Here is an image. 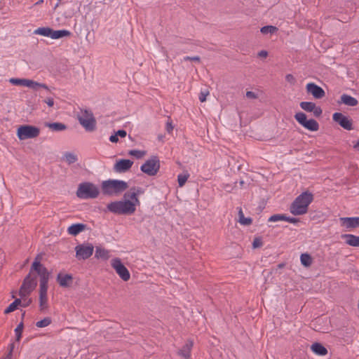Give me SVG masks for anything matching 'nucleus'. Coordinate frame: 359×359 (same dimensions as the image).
I'll use <instances>...</instances> for the list:
<instances>
[{
    "label": "nucleus",
    "mask_w": 359,
    "mask_h": 359,
    "mask_svg": "<svg viewBox=\"0 0 359 359\" xmlns=\"http://www.w3.org/2000/svg\"><path fill=\"white\" fill-rule=\"evenodd\" d=\"M32 271H35L39 275V308L43 311L48 308V288L50 273L48 269L41 263L40 256L37 255L32 263Z\"/></svg>",
    "instance_id": "obj_1"
},
{
    "label": "nucleus",
    "mask_w": 359,
    "mask_h": 359,
    "mask_svg": "<svg viewBox=\"0 0 359 359\" xmlns=\"http://www.w3.org/2000/svg\"><path fill=\"white\" fill-rule=\"evenodd\" d=\"M313 194L306 191L299 195L290 206V211L294 215H304L308 212L309 205L313 201Z\"/></svg>",
    "instance_id": "obj_2"
},
{
    "label": "nucleus",
    "mask_w": 359,
    "mask_h": 359,
    "mask_svg": "<svg viewBox=\"0 0 359 359\" xmlns=\"http://www.w3.org/2000/svg\"><path fill=\"white\" fill-rule=\"evenodd\" d=\"M107 210L115 215H130L135 212V203L130 200L117 201L107 204Z\"/></svg>",
    "instance_id": "obj_3"
},
{
    "label": "nucleus",
    "mask_w": 359,
    "mask_h": 359,
    "mask_svg": "<svg viewBox=\"0 0 359 359\" xmlns=\"http://www.w3.org/2000/svg\"><path fill=\"white\" fill-rule=\"evenodd\" d=\"M128 187L127 182L119 180H108L102 183V190L104 194H117L126 190Z\"/></svg>",
    "instance_id": "obj_4"
},
{
    "label": "nucleus",
    "mask_w": 359,
    "mask_h": 359,
    "mask_svg": "<svg viewBox=\"0 0 359 359\" xmlns=\"http://www.w3.org/2000/svg\"><path fill=\"white\" fill-rule=\"evenodd\" d=\"M76 196L81 199L96 198L100 194L97 186L91 182H83L79 185Z\"/></svg>",
    "instance_id": "obj_5"
},
{
    "label": "nucleus",
    "mask_w": 359,
    "mask_h": 359,
    "mask_svg": "<svg viewBox=\"0 0 359 359\" xmlns=\"http://www.w3.org/2000/svg\"><path fill=\"white\" fill-rule=\"evenodd\" d=\"M79 123L86 131L92 132L96 129V120L91 111L85 109L81 114L77 116Z\"/></svg>",
    "instance_id": "obj_6"
},
{
    "label": "nucleus",
    "mask_w": 359,
    "mask_h": 359,
    "mask_svg": "<svg viewBox=\"0 0 359 359\" xmlns=\"http://www.w3.org/2000/svg\"><path fill=\"white\" fill-rule=\"evenodd\" d=\"M39 134L40 129L36 126L31 125L20 126L17 130V136L20 140L35 138Z\"/></svg>",
    "instance_id": "obj_7"
},
{
    "label": "nucleus",
    "mask_w": 359,
    "mask_h": 359,
    "mask_svg": "<svg viewBox=\"0 0 359 359\" xmlns=\"http://www.w3.org/2000/svg\"><path fill=\"white\" fill-rule=\"evenodd\" d=\"M160 169V161L157 156H152L140 167V170L149 176H154Z\"/></svg>",
    "instance_id": "obj_8"
},
{
    "label": "nucleus",
    "mask_w": 359,
    "mask_h": 359,
    "mask_svg": "<svg viewBox=\"0 0 359 359\" xmlns=\"http://www.w3.org/2000/svg\"><path fill=\"white\" fill-rule=\"evenodd\" d=\"M295 120L304 128L310 131H317L319 129L318 123L313 118L307 119V116L303 112H297L294 114Z\"/></svg>",
    "instance_id": "obj_9"
},
{
    "label": "nucleus",
    "mask_w": 359,
    "mask_h": 359,
    "mask_svg": "<svg viewBox=\"0 0 359 359\" xmlns=\"http://www.w3.org/2000/svg\"><path fill=\"white\" fill-rule=\"evenodd\" d=\"M76 251V257L78 259H88L93 253L94 246L92 243H86L83 244H79L75 248Z\"/></svg>",
    "instance_id": "obj_10"
},
{
    "label": "nucleus",
    "mask_w": 359,
    "mask_h": 359,
    "mask_svg": "<svg viewBox=\"0 0 359 359\" xmlns=\"http://www.w3.org/2000/svg\"><path fill=\"white\" fill-rule=\"evenodd\" d=\"M37 276L35 271H32V265L29 269V273L25 276L21 285L22 289L28 290V292H32L37 286Z\"/></svg>",
    "instance_id": "obj_11"
},
{
    "label": "nucleus",
    "mask_w": 359,
    "mask_h": 359,
    "mask_svg": "<svg viewBox=\"0 0 359 359\" xmlns=\"http://www.w3.org/2000/svg\"><path fill=\"white\" fill-rule=\"evenodd\" d=\"M111 265L123 280L128 281L130 279V272L119 258L113 259Z\"/></svg>",
    "instance_id": "obj_12"
},
{
    "label": "nucleus",
    "mask_w": 359,
    "mask_h": 359,
    "mask_svg": "<svg viewBox=\"0 0 359 359\" xmlns=\"http://www.w3.org/2000/svg\"><path fill=\"white\" fill-rule=\"evenodd\" d=\"M332 119L345 130H351L353 129L352 120L341 112L334 113L332 115Z\"/></svg>",
    "instance_id": "obj_13"
},
{
    "label": "nucleus",
    "mask_w": 359,
    "mask_h": 359,
    "mask_svg": "<svg viewBox=\"0 0 359 359\" xmlns=\"http://www.w3.org/2000/svg\"><path fill=\"white\" fill-rule=\"evenodd\" d=\"M299 106L303 110L307 112H313V116L316 118L320 117L323 114V109L321 107L316 106L314 102H300Z\"/></svg>",
    "instance_id": "obj_14"
},
{
    "label": "nucleus",
    "mask_w": 359,
    "mask_h": 359,
    "mask_svg": "<svg viewBox=\"0 0 359 359\" xmlns=\"http://www.w3.org/2000/svg\"><path fill=\"white\" fill-rule=\"evenodd\" d=\"M307 93L311 94L316 99H321L325 95V90L315 83H309L306 86Z\"/></svg>",
    "instance_id": "obj_15"
},
{
    "label": "nucleus",
    "mask_w": 359,
    "mask_h": 359,
    "mask_svg": "<svg viewBox=\"0 0 359 359\" xmlns=\"http://www.w3.org/2000/svg\"><path fill=\"white\" fill-rule=\"evenodd\" d=\"M133 164L130 159H119L114 165V170L118 173H123L129 170Z\"/></svg>",
    "instance_id": "obj_16"
},
{
    "label": "nucleus",
    "mask_w": 359,
    "mask_h": 359,
    "mask_svg": "<svg viewBox=\"0 0 359 359\" xmlns=\"http://www.w3.org/2000/svg\"><path fill=\"white\" fill-rule=\"evenodd\" d=\"M341 226L347 229H355L359 227V217H340Z\"/></svg>",
    "instance_id": "obj_17"
},
{
    "label": "nucleus",
    "mask_w": 359,
    "mask_h": 359,
    "mask_svg": "<svg viewBox=\"0 0 359 359\" xmlns=\"http://www.w3.org/2000/svg\"><path fill=\"white\" fill-rule=\"evenodd\" d=\"M57 282L62 287H69L73 282V276L72 274H62L59 273L56 278Z\"/></svg>",
    "instance_id": "obj_18"
},
{
    "label": "nucleus",
    "mask_w": 359,
    "mask_h": 359,
    "mask_svg": "<svg viewBox=\"0 0 359 359\" xmlns=\"http://www.w3.org/2000/svg\"><path fill=\"white\" fill-rule=\"evenodd\" d=\"M87 229L86 224L82 223L73 224L67 229V232L69 235L76 236L81 232Z\"/></svg>",
    "instance_id": "obj_19"
},
{
    "label": "nucleus",
    "mask_w": 359,
    "mask_h": 359,
    "mask_svg": "<svg viewBox=\"0 0 359 359\" xmlns=\"http://www.w3.org/2000/svg\"><path fill=\"white\" fill-rule=\"evenodd\" d=\"M342 239L345 240V243L352 247H359V236L353 234H342Z\"/></svg>",
    "instance_id": "obj_20"
},
{
    "label": "nucleus",
    "mask_w": 359,
    "mask_h": 359,
    "mask_svg": "<svg viewBox=\"0 0 359 359\" xmlns=\"http://www.w3.org/2000/svg\"><path fill=\"white\" fill-rule=\"evenodd\" d=\"M193 347L192 341H187L185 344L182 346V348L179 351V354L184 358L185 359H189L191 355V350Z\"/></svg>",
    "instance_id": "obj_21"
},
{
    "label": "nucleus",
    "mask_w": 359,
    "mask_h": 359,
    "mask_svg": "<svg viewBox=\"0 0 359 359\" xmlns=\"http://www.w3.org/2000/svg\"><path fill=\"white\" fill-rule=\"evenodd\" d=\"M44 126L46 127L49 128L52 131H54V132L63 131L67 128V125H65V123H60V122H54V123L46 122L44 123Z\"/></svg>",
    "instance_id": "obj_22"
},
{
    "label": "nucleus",
    "mask_w": 359,
    "mask_h": 359,
    "mask_svg": "<svg viewBox=\"0 0 359 359\" xmlns=\"http://www.w3.org/2000/svg\"><path fill=\"white\" fill-rule=\"evenodd\" d=\"M311 351L318 355H325L327 353V348L320 343L315 342L311 346Z\"/></svg>",
    "instance_id": "obj_23"
},
{
    "label": "nucleus",
    "mask_w": 359,
    "mask_h": 359,
    "mask_svg": "<svg viewBox=\"0 0 359 359\" xmlns=\"http://www.w3.org/2000/svg\"><path fill=\"white\" fill-rule=\"evenodd\" d=\"M341 102L350 107H355L358 104V101L356 98L347 94H343L341 96Z\"/></svg>",
    "instance_id": "obj_24"
},
{
    "label": "nucleus",
    "mask_w": 359,
    "mask_h": 359,
    "mask_svg": "<svg viewBox=\"0 0 359 359\" xmlns=\"http://www.w3.org/2000/svg\"><path fill=\"white\" fill-rule=\"evenodd\" d=\"M72 33L69 30L66 29H60V30H54L52 29L50 38L53 39H58L66 36H70Z\"/></svg>",
    "instance_id": "obj_25"
},
{
    "label": "nucleus",
    "mask_w": 359,
    "mask_h": 359,
    "mask_svg": "<svg viewBox=\"0 0 359 359\" xmlns=\"http://www.w3.org/2000/svg\"><path fill=\"white\" fill-rule=\"evenodd\" d=\"M95 257L97 259L107 260L109 258V251L100 246H97Z\"/></svg>",
    "instance_id": "obj_26"
},
{
    "label": "nucleus",
    "mask_w": 359,
    "mask_h": 359,
    "mask_svg": "<svg viewBox=\"0 0 359 359\" xmlns=\"http://www.w3.org/2000/svg\"><path fill=\"white\" fill-rule=\"evenodd\" d=\"M51 30L52 28L48 27H39L38 29L34 31V34L41 35L43 36L50 37Z\"/></svg>",
    "instance_id": "obj_27"
},
{
    "label": "nucleus",
    "mask_w": 359,
    "mask_h": 359,
    "mask_svg": "<svg viewBox=\"0 0 359 359\" xmlns=\"http://www.w3.org/2000/svg\"><path fill=\"white\" fill-rule=\"evenodd\" d=\"M21 305V299H15L13 302H12L5 310L4 313L8 314L14 311H15L19 306Z\"/></svg>",
    "instance_id": "obj_28"
},
{
    "label": "nucleus",
    "mask_w": 359,
    "mask_h": 359,
    "mask_svg": "<svg viewBox=\"0 0 359 359\" xmlns=\"http://www.w3.org/2000/svg\"><path fill=\"white\" fill-rule=\"evenodd\" d=\"M239 222L245 226L250 225L252 223V219L250 217H245L242 208H240L238 210Z\"/></svg>",
    "instance_id": "obj_29"
},
{
    "label": "nucleus",
    "mask_w": 359,
    "mask_h": 359,
    "mask_svg": "<svg viewBox=\"0 0 359 359\" xmlns=\"http://www.w3.org/2000/svg\"><path fill=\"white\" fill-rule=\"evenodd\" d=\"M300 261L304 266H310L312 264V257L308 253L302 254L300 256Z\"/></svg>",
    "instance_id": "obj_30"
},
{
    "label": "nucleus",
    "mask_w": 359,
    "mask_h": 359,
    "mask_svg": "<svg viewBox=\"0 0 359 359\" xmlns=\"http://www.w3.org/2000/svg\"><path fill=\"white\" fill-rule=\"evenodd\" d=\"M28 84H27V87L33 89V90H37L39 88H43L44 89H46L48 90H49V88L48 87V86L45 83H38L36 81H34L32 80H28Z\"/></svg>",
    "instance_id": "obj_31"
},
{
    "label": "nucleus",
    "mask_w": 359,
    "mask_h": 359,
    "mask_svg": "<svg viewBox=\"0 0 359 359\" xmlns=\"http://www.w3.org/2000/svg\"><path fill=\"white\" fill-rule=\"evenodd\" d=\"M28 80L27 79H18V78H11L9 81L11 83L15 86H27L28 84Z\"/></svg>",
    "instance_id": "obj_32"
},
{
    "label": "nucleus",
    "mask_w": 359,
    "mask_h": 359,
    "mask_svg": "<svg viewBox=\"0 0 359 359\" xmlns=\"http://www.w3.org/2000/svg\"><path fill=\"white\" fill-rule=\"evenodd\" d=\"M278 30V29L275 26L266 25V26L262 27L260 29V32L263 34H273L276 33Z\"/></svg>",
    "instance_id": "obj_33"
},
{
    "label": "nucleus",
    "mask_w": 359,
    "mask_h": 359,
    "mask_svg": "<svg viewBox=\"0 0 359 359\" xmlns=\"http://www.w3.org/2000/svg\"><path fill=\"white\" fill-rule=\"evenodd\" d=\"M65 160L69 165H71L77 161V156L71 152H66L65 154Z\"/></svg>",
    "instance_id": "obj_34"
},
{
    "label": "nucleus",
    "mask_w": 359,
    "mask_h": 359,
    "mask_svg": "<svg viewBox=\"0 0 359 359\" xmlns=\"http://www.w3.org/2000/svg\"><path fill=\"white\" fill-rule=\"evenodd\" d=\"M24 328V324L23 322H20L16 328L15 329V333L16 337V341H19L22 337V333Z\"/></svg>",
    "instance_id": "obj_35"
},
{
    "label": "nucleus",
    "mask_w": 359,
    "mask_h": 359,
    "mask_svg": "<svg viewBox=\"0 0 359 359\" xmlns=\"http://www.w3.org/2000/svg\"><path fill=\"white\" fill-rule=\"evenodd\" d=\"M52 323L50 317H46L43 319L36 322V326L38 327H45L48 326Z\"/></svg>",
    "instance_id": "obj_36"
},
{
    "label": "nucleus",
    "mask_w": 359,
    "mask_h": 359,
    "mask_svg": "<svg viewBox=\"0 0 359 359\" xmlns=\"http://www.w3.org/2000/svg\"><path fill=\"white\" fill-rule=\"evenodd\" d=\"M285 214H275L271 215L269 219L268 222H275L278 221H285Z\"/></svg>",
    "instance_id": "obj_37"
},
{
    "label": "nucleus",
    "mask_w": 359,
    "mask_h": 359,
    "mask_svg": "<svg viewBox=\"0 0 359 359\" xmlns=\"http://www.w3.org/2000/svg\"><path fill=\"white\" fill-rule=\"evenodd\" d=\"M128 154L139 159L142 158L146 154V151L133 149L128 151Z\"/></svg>",
    "instance_id": "obj_38"
},
{
    "label": "nucleus",
    "mask_w": 359,
    "mask_h": 359,
    "mask_svg": "<svg viewBox=\"0 0 359 359\" xmlns=\"http://www.w3.org/2000/svg\"><path fill=\"white\" fill-rule=\"evenodd\" d=\"M124 197L125 198H126V197L130 198L133 201L132 202L135 203V206L137 205H140V201H139V199L137 198V196L135 193H133L132 191L126 193L125 195H124Z\"/></svg>",
    "instance_id": "obj_39"
},
{
    "label": "nucleus",
    "mask_w": 359,
    "mask_h": 359,
    "mask_svg": "<svg viewBox=\"0 0 359 359\" xmlns=\"http://www.w3.org/2000/svg\"><path fill=\"white\" fill-rule=\"evenodd\" d=\"M189 177V174L179 175L177 176V181H178L179 187H183L185 184L186 182L187 181V179Z\"/></svg>",
    "instance_id": "obj_40"
},
{
    "label": "nucleus",
    "mask_w": 359,
    "mask_h": 359,
    "mask_svg": "<svg viewBox=\"0 0 359 359\" xmlns=\"http://www.w3.org/2000/svg\"><path fill=\"white\" fill-rule=\"evenodd\" d=\"M263 245L262 239L260 237H256L255 238L253 242H252V248H258Z\"/></svg>",
    "instance_id": "obj_41"
},
{
    "label": "nucleus",
    "mask_w": 359,
    "mask_h": 359,
    "mask_svg": "<svg viewBox=\"0 0 359 359\" xmlns=\"http://www.w3.org/2000/svg\"><path fill=\"white\" fill-rule=\"evenodd\" d=\"M208 95H209V91L208 90L201 91V93L199 94V96H198L199 100L201 102H205L206 100V97Z\"/></svg>",
    "instance_id": "obj_42"
},
{
    "label": "nucleus",
    "mask_w": 359,
    "mask_h": 359,
    "mask_svg": "<svg viewBox=\"0 0 359 359\" xmlns=\"http://www.w3.org/2000/svg\"><path fill=\"white\" fill-rule=\"evenodd\" d=\"M285 221L292 224H297L300 222L299 218L287 217L286 215H285Z\"/></svg>",
    "instance_id": "obj_43"
},
{
    "label": "nucleus",
    "mask_w": 359,
    "mask_h": 359,
    "mask_svg": "<svg viewBox=\"0 0 359 359\" xmlns=\"http://www.w3.org/2000/svg\"><path fill=\"white\" fill-rule=\"evenodd\" d=\"M184 61H194V62H200L201 58L199 56H186L183 59Z\"/></svg>",
    "instance_id": "obj_44"
},
{
    "label": "nucleus",
    "mask_w": 359,
    "mask_h": 359,
    "mask_svg": "<svg viewBox=\"0 0 359 359\" xmlns=\"http://www.w3.org/2000/svg\"><path fill=\"white\" fill-rule=\"evenodd\" d=\"M285 80L292 85H294L296 82L295 78L291 74H288L285 76Z\"/></svg>",
    "instance_id": "obj_45"
},
{
    "label": "nucleus",
    "mask_w": 359,
    "mask_h": 359,
    "mask_svg": "<svg viewBox=\"0 0 359 359\" xmlns=\"http://www.w3.org/2000/svg\"><path fill=\"white\" fill-rule=\"evenodd\" d=\"M31 294V292H28V290L22 289V287L20 286V290H19V295L20 297L24 298L27 296H29Z\"/></svg>",
    "instance_id": "obj_46"
},
{
    "label": "nucleus",
    "mask_w": 359,
    "mask_h": 359,
    "mask_svg": "<svg viewBox=\"0 0 359 359\" xmlns=\"http://www.w3.org/2000/svg\"><path fill=\"white\" fill-rule=\"evenodd\" d=\"M130 191L135 193L137 196L144 193L143 189L140 187H133L130 189Z\"/></svg>",
    "instance_id": "obj_47"
},
{
    "label": "nucleus",
    "mask_w": 359,
    "mask_h": 359,
    "mask_svg": "<svg viewBox=\"0 0 359 359\" xmlns=\"http://www.w3.org/2000/svg\"><path fill=\"white\" fill-rule=\"evenodd\" d=\"M32 302V299L31 298L28 299H25L23 302L21 301V305L22 307H27L29 306Z\"/></svg>",
    "instance_id": "obj_48"
},
{
    "label": "nucleus",
    "mask_w": 359,
    "mask_h": 359,
    "mask_svg": "<svg viewBox=\"0 0 359 359\" xmlns=\"http://www.w3.org/2000/svg\"><path fill=\"white\" fill-rule=\"evenodd\" d=\"M246 97L249 99H256L257 98V95L252 91H247Z\"/></svg>",
    "instance_id": "obj_49"
},
{
    "label": "nucleus",
    "mask_w": 359,
    "mask_h": 359,
    "mask_svg": "<svg viewBox=\"0 0 359 359\" xmlns=\"http://www.w3.org/2000/svg\"><path fill=\"white\" fill-rule=\"evenodd\" d=\"M43 101L48 104V107H51L54 105V100L53 97H47Z\"/></svg>",
    "instance_id": "obj_50"
},
{
    "label": "nucleus",
    "mask_w": 359,
    "mask_h": 359,
    "mask_svg": "<svg viewBox=\"0 0 359 359\" xmlns=\"http://www.w3.org/2000/svg\"><path fill=\"white\" fill-rule=\"evenodd\" d=\"M116 135H117L118 137H125L127 135V133L125 130H118L116 133H115Z\"/></svg>",
    "instance_id": "obj_51"
},
{
    "label": "nucleus",
    "mask_w": 359,
    "mask_h": 359,
    "mask_svg": "<svg viewBox=\"0 0 359 359\" xmlns=\"http://www.w3.org/2000/svg\"><path fill=\"white\" fill-rule=\"evenodd\" d=\"M174 128V126H172V122H170V121H168L166 123V131L168 133H170L172 130Z\"/></svg>",
    "instance_id": "obj_52"
},
{
    "label": "nucleus",
    "mask_w": 359,
    "mask_h": 359,
    "mask_svg": "<svg viewBox=\"0 0 359 359\" xmlns=\"http://www.w3.org/2000/svg\"><path fill=\"white\" fill-rule=\"evenodd\" d=\"M109 140H110V142H111L113 143H116L118 141V137L117 135H116L114 133V135H111L109 137Z\"/></svg>",
    "instance_id": "obj_53"
},
{
    "label": "nucleus",
    "mask_w": 359,
    "mask_h": 359,
    "mask_svg": "<svg viewBox=\"0 0 359 359\" xmlns=\"http://www.w3.org/2000/svg\"><path fill=\"white\" fill-rule=\"evenodd\" d=\"M268 55V52L266 50H261L258 53V56L260 57H266Z\"/></svg>",
    "instance_id": "obj_54"
},
{
    "label": "nucleus",
    "mask_w": 359,
    "mask_h": 359,
    "mask_svg": "<svg viewBox=\"0 0 359 359\" xmlns=\"http://www.w3.org/2000/svg\"><path fill=\"white\" fill-rule=\"evenodd\" d=\"M15 347L14 343H11L8 346V354L12 355L13 348Z\"/></svg>",
    "instance_id": "obj_55"
},
{
    "label": "nucleus",
    "mask_w": 359,
    "mask_h": 359,
    "mask_svg": "<svg viewBox=\"0 0 359 359\" xmlns=\"http://www.w3.org/2000/svg\"><path fill=\"white\" fill-rule=\"evenodd\" d=\"M353 148L359 150V140L356 142V143L353 145Z\"/></svg>",
    "instance_id": "obj_56"
},
{
    "label": "nucleus",
    "mask_w": 359,
    "mask_h": 359,
    "mask_svg": "<svg viewBox=\"0 0 359 359\" xmlns=\"http://www.w3.org/2000/svg\"><path fill=\"white\" fill-rule=\"evenodd\" d=\"M11 357L12 355H9L8 353H7L6 355H5L4 357H3L1 359H11Z\"/></svg>",
    "instance_id": "obj_57"
},
{
    "label": "nucleus",
    "mask_w": 359,
    "mask_h": 359,
    "mask_svg": "<svg viewBox=\"0 0 359 359\" xmlns=\"http://www.w3.org/2000/svg\"><path fill=\"white\" fill-rule=\"evenodd\" d=\"M43 2V0H39V1H38L37 2H36L34 5H40V4H41Z\"/></svg>",
    "instance_id": "obj_58"
},
{
    "label": "nucleus",
    "mask_w": 359,
    "mask_h": 359,
    "mask_svg": "<svg viewBox=\"0 0 359 359\" xmlns=\"http://www.w3.org/2000/svg\"><path fill=\"white\" fill-rule=\"evenodd\" d=\"M244 184H245L244 181H243V180L240 181L241 186H243Z\"/></svg>",
    "instance_id": "obj_59"
},
{
    "label": "nucleus",
    "mask_w": 359,
    "mask_h": 359,
    "mask_svg": "<svg viewBox=\"0 0 359 359\" xmlns=\"http://www.w3.org/2000/svg\"><path fill=\"white\" fill-rule=\"evenodd\" d=\"M25 311L23 312V313L22 314V319L23 320L24 317H25Z\"/></svg>",
    "instance_id": "obj_60"
},
{
    "label": "nucleus",
    "mask_w": 359,
    "mask_h": 359,
    "mask_svg": "<svg viewBox=\"0 0 359 359\" xmlns=\"http://www.w3.org/2000/svg\"><path fill=\"white\" fill-rule=\"evenodd\" d=\"M283 264H280L278 265V267H279V268H281V267H283Z\"/></svg>",
    "instance_id": "obj_61"
}]
</instances>
